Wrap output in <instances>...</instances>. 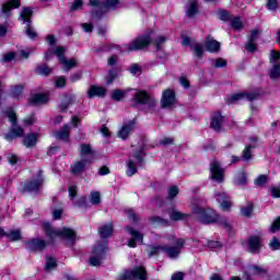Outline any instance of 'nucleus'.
<instances>
[{
  "label": "nucleus",
  "mask_w": 280,
  "mask_h": 280,
  "mask_svg": "<svg viewBox=\"0 0 280 280\" xmlns=\"http://www.w3.org/2000/svg\"><path fill=\"white\" fill-rule=\"evenodd\" d=\"M219 19L221 21H231V19H233V15H231V13L228 11H220Z\"/></svg>",
  "instance_id": "864d4df0"
},
{
  "label": "nucleus",
  "mask_w": 280,
  "mask_h": 280,
  "mask_svg": "<svg viewBox=\"0 0 280 280\" xmlns=\"http://www.w3.org/2000/svg\"><path fill=\"white\" fill-rule=\"evenodd\" d=\"M57 264H56V259L55 258H48L46 261V270H54V268H56Z\"/></svg>",
  "instance_id": "052dcab7"
},
{
  "label": "nucleus",
  "mask_w": 280,
  "mask_h": 280,
  "mask_svg": "<svg viewBox=\"0 0 280 280\" xmlns=\"http://www.w3.org/2000/svg\"><path fill=\"white\" fill-rule=\"evenodd\" d=\"M23 93V85H13L11 86V95L12 97H19Z\"/></svg>",
  "instance_id": "8fccbe9b"
},
{
  "label": "nucleus",
  "mask_w": 280,
  "mask_h": 280,
  "mask_svg": "<svg viewBox=\"0 0 280 280\" xmlns=\"http://www.w3.org/2000/svg\"><path fill=\"white\" fill-rule=\"evenodd\" d=\"M266 183H268V176H266V175H260L255 180V185L257 187H264V185H266Z\"/></svg>",
  "instance_id": "3c124183"
},
{
  "label": "nucleus",
  "mask_w": 280,
  "mask_h": 280,
  "mask_svg": "<svg viewBox=\"0 0 280 280\" xmlns=\"http://www.w3.org/2000/svg\"><path fill=\"white\" fill-rule=\"evenodd\" d=\"M248 272H250V275H256L258 277H264V275H266V268L264 267H259V266H252L248 268Z\"/></svg>",
  "instance_id": "f704fd0d"
},
{
  "label": "nucleus",
  "mask_w": 280,
  "mask_h": 280,
  "mask_svg": "<svg viewBox=\"0 0 280 280\" xmlns=\"http://www.w3.org/2000/svg\"><path fill=\"white\" fill-rule=\"evenodd\" d=\"M150 43H152V37L147 34L137 37L133 39L128 47L126 48L127 51H139L141 49H145V47L150 46Z\"/></svg>",
  "instance_id": "1a4fd4ad"
},
{
  "label": "nucleus",
  "mask_w": 280,
  "mask_h": 280,
  "mask_svg": "<svg viewBox=\"0 0 280 280\" xmlns=\"http://www.w3.org/2000/svg\"><path fill=\"white\" fill-rule=\"evenodd\" d=\"M230 21L233 30H235L236 32L244 27V24L242 23V20H240V18H232Z\"/></svg>",
  "instance_id": "79ce46f5"
},
{
  "label": "nucleus",
  "mask_w": 280,
  "mask_h": 280,
  "mask_svg": "<svg viewBox=\"0 0 280 280\" xmlns=\"http://www.w3.org/2000/svg\"><path fill=\"white\" fill-rule=\"evenodd\" d=\"M65 51H66V49H65V47H62V46H58V47H50L49 49H48V51L45 54V58H46V60H50V58L54 56V54H55V56H57V58H59V62H60V59L61 58H65Z\"/></svg>",
  "instance_id": "a211bd4d"
},
{
  "label": "nucleus",
  "mask_w": 280,
  "mask_h": 280,
  "mask_svg": "<svg viewBox=\"0 0 280 280\" xmlns=\"http://www.w3.org/2000/svg\"><path fill=\"white\" fill-rule=\"evenodd\" d=\"M270 78H271V80H277L278 78H280V65L279 63H275L273 67L271 68Z\"/></svg>",
  "instance_id": "a19ab883"
},
{
  "label": "nucleus",
  "mask_w": 280,
  "mask_h": 280,
  "mask_svg": "<svg viewBox=\"0 0 280 280\" xmlns=\"http://www.w3.org/2000/svg\"><path fill=\"white\" fill-rule=\"evenodd\" d=\"M185 246V240L178 238L175 242V246H150L148 248L149 257H154V255H161V253H165L167 257L171 259H177L178 255H180V250Z\"/></svg>",
  "instance_id": "f03ea898"
},
{
  "label": "nucleus",
  "mask_w": 280,
  "mask_h": 280,
  "mask_svg": "<svg viewBox=\"0 0 280 280\" xmlns=\"http://www.w3.org/2000/svg\"><path fill=\"white\" fill-rule=\"evenodd\" d=\"M71 133V127L69 125H65L60 130L55 131L54 136L59 141H69V135Z\"/></svg>",
  "instance_id": "4be33fe9"
},
{
  "label": "nucleus",
  "mask_w": 280,
  "mask_h": 280,
  "mask_svg": "<svg viewBox=\"0 0 280 280\" xmlns=\"http://www.w3.org/2000/svg\"><path fill=\"white\" fill-rule=\"evenodd\" d=\"M272 198H280V188H270Z\"/></svg>",
  "instance_id": "774afa93"
},
{
  "label": "nucleus",
  "mask_w": 280,
  "mask_h": 280,
  "mask_svg": "<svg viewBox=\"0 0 280 280\" xmlns=\"http://www.w3.org/2000/svg\"><path fill=\"white\" fill-rule=\"evenodd\" d=\"M100 236L102 238L110 237L113 235V224H106L98 229Z\"/></svg>",
  "instance_id": "c85d7f7f"
},
{
  "label": "nucleus",
  "mask_w": 280,
  "mask_h": 280,
  "mask_svg": "<svg viewBox=\"0 0 280 280\" xmlns=\"http://www.w3.org/2000/svg\"><path fill=\"white\" fill-rule=\"evenodd\" d=\"M213 67H215V69H220L222 67H226V60H224L223 58H218L213 60Z\"/></svg>",
  "instance_id": "603ef678"
},
{
  "label": "nucleus",
  "mask_w": 280,
  "mask_h": 280,
  "mask_svg": "<svg viewBox=\"0 0 280 280\" xmlns=\"http://www.w3.org/2000/svg\"><path fill=\"white\" fill-rule=\"evenodd\" d=\"M49 102V96L47 94H34L30 98V104L33 106H40V104H47Z\"/></svg>",
  "instance_id": "a878e982"
},
{
  "label": "nucleus",
  "mask_w": 280,
  "mask_h": 280,
  "mask_svg": "<svg viewBox=\"0 0 280 280\" xmlns=\"http://www.w3.org/2000/svg\"><path fill=\"white\" fill-rule=\"evenodd\" d=\"M206 49L207 51H210V54H218V51H220V42L208 36L206 38Z\"/></svg>",
  "instance_id": "412c9836"
},
{
  "label": "nucleus",
  "mask_w": 280,
  "mask_h": 280,
  "mask_svg": "<svg viewBox=\"0 0 280 280\" xmlns=\"http://www.w3.org/2000/svg\"><path fill=\"white\" fill-rule=\"evenodd\" d=\"M245 49L249 54H255V51H257V42H252L250 39H248L245 44Z\"/></svg>",
  "instance_id": "49530a36"
},
{
  "label": "nucleus",
  "mask_w": 280,
  "mask_h": 280,
  "mask_svg": "<svg viewBox=\"0 0 280 280\" xmlns=\"http://www.w3.org/2000/svg\"><path fill=\"white\" fill-rule=\"evenodd\" d=\"M170 218L174 222H178V220H185L186 218H189V214L183 213L178 210H173V211L170 212Z\"/></svg>",
  "instance_id": "2f4dec72"
},
{
  "label": "nucleus",
  "mask_w": 280,
  "mask_h": 280,
  "mask_svg": "<svg viewBox=\"0 0 280 280\" xmlns=\"http://www.w3.org/2000/svg\"><path fill=\"white\" fill-rule=\"evenodd\" d=\"M89 5H91L93 11L91 12L92 19H102V15L108 10H115L119 5V0H90Z\"/></svg>",
  "instance_id": "7ed1b4c3"
},
{
  "label": "nucleus",
  "mask_w": 280,
  "mask_h": 280,
  "mask_svg": "<svg viewBox=\"0 0 280 280\" xmlns=\"http://www.w3.org/2000/svg\"><path fill=\"white\" fill-rule=\"evenodd\" d=\"M215 199L218 200V202H220L222 211H229V209L233 207L231 197L224 191L215 192Z\"/></svg>",
  "instance_id": "4468645a"
},
{
  "label": "nucleus",
  "mask_w": 280,
  "mask_h": 280,
  "mask_svg": "<svg viewBox=\"0 0 280 280\" xmlns=\"http://www.w3.org/2000/svg\"><path fill=\"white\" fill-rule=\"evenodd\" d=\"M16 8H21V0H9L2 4V14H4V16H10V11L16 10Z\"/></svg>",
  "instance_id": "6ab92c4d"
},
{
  "label": "nucleus",
  "mask_w": 280,
  "mask_h": 280,
  "mask_svg": "<svg viewBox=\"0 0 280 280\" xmlns=\"http://www.w3.org/2000/svg\"><path fill=\"white\" fill-rule=\"evenodd\" d=\"M127 233L131 235V238L128 241L129 248H136L137 244H143V234H141L139 231L133 230L130 226L126 228Z\"/></svg>",
  "instance_id": "9b49d317"
},
{
  "label": "nucleus",
  "mask_w": 280,
  "mask_h": 280,
  "mask_svg": "<svg viewBox=\"0 0 280 280\" xmlns=\"http://www.w3.org/2000/svg\"><path fill=\"white\" fill-rule=\"evenodd\" d=\"M133 102L148 106L150 113H154V108H156V100L152 98L145 91L137 92L133 96Z\"/></svg>",
  "instance_id": "0eeeda50"
},
{
  "label": "nucleus",
  "mask_w": 280,
  "mask_h": 280,
  "mask_svg": "<svg viewBox=\"0 0 280 280\" xmlns=\"http://www.w3.org/2000/svg\"><path fill=\"white\" fill-rule=\"evenodd\" d=\"M167 40V37H165V36H160V37H158V39L155 40V47H156V49L158 50H161L162 49V47H163V45H164V43Z\"/></svg>",
  "instance_id": "4d7b16f0"
},
{
  "label": "nucleus",
  "mask_w": 280,
  "mask_h": 280,
  "mask_svg": "<svg viewBox=\"0 0 280 280\" xmlns=\"http://www.w3.org/2000/svg\"><path fill=\"white\" fill-rule=\"evenodd\" d=\"M167 195H168V198H170L171 200H172L173 198H176V196H178V187L173 186V187L168 188Z\"/></svg>",
  "instance_id": "6e6d98bb"
},
{
  "label": "nucleus",
  "mask_w": 280,
  "mask_h": 280,
  "mask_svg": "<svg viewBox=\"0 0 280 280\" xmlns=\"http://www.w3.org/2000/svg\"><path fill=\"white\" fill-rule=\"evenodd\" d=\"M104 259V246L94 247L93 257L90 258L91 266H100Z\"/></svg>",
  "instance_id": "dca6fc26"
},
{
  "label": "nucleus",
  "mask_w": 280,
  "mask_h": 280,
  "mask_svg": "<svg viewBox=\"0 0 280 280\" xmlns=\"http://www.w3.org/2000/svg\"><path fill=\"white\" fill-rule=\"evenodd\" d=\"M235 185H246V183H248V177L246 175V173L244 172H240L235 175V179H234Z\"/></svg>",
  "instance_id": "72a5a7b5"
},
{
  "label": "nucleus",
  "mask_w": 280,
  "mask_h": 280,
  "mask_svg": "<svg viewBox=\"0 0 280 280\" xmlns=\"http://www.w3.org/2000/svg\"><path fill=\"white\" fill-rule=\"evenodd\" d=\"M43 229L50 242H54L56 237H62L68 241L69 246H73V244H75V231L71 229H54L48 222L43 223Z\"/></svg>",
  "instance_id": "f257e3e1"
},
{
  "label": "nucleus",
  "mask_w": 280,
  "mask_h": 280,
  "mask_svg": "<svg viewBox=\"0 0 280 280\" xmlns=\"http://www.w3.org/2000/svg\"><path fill=\"white\" fill-rule=\"evenodd\" d=\"M14 58H16L15 52H8L3 56L2 62H12V60H14Z\"/></svg>",
  "instance_id": "680f3d73"
},
{
  "label": "nucleus",
  "mask_w": 280,
  "mask_h": 280,
  "mask_svg": "<svg viewBox=\"0 0 280 280\" xmlns=\"http://www.w3.org/2000/svg\"><path fill=\"white\" fill-rule=\"evenodd\" d=\"M196 14H198V1L189 0L186 4V16H188V19H194Z\"/></svg>",
  "instance_id": "5701e85b"
},
{
  "label": "nucleus",
  "mask_w": 280,
  "mask_h": 280,
  "mask_svg": "<svg viewBox=\"0 0 280 280\" xmlns=\"http://www.w3.org/2000/svg\"><path fill=\"white\" fill-rule=\"evenodd\" d=\"M130 73H132V75H140L141 74V66L133 63L130 69H129Z\"/></svg>",
  "instance_id": "13d9d810"
},
{
  "label": "nucleus",
  "mask_w": 280,
  "mask_h": 280,
  "mask_svg": "<svg viewBox=\"0 0 280 280\" xmlns=\"http://www.w3.org/2000/svg\"><path fill=\"white\" fill-rule=\"evenodd\" d=\"M135 130V121H129L127 125H124L118 131L119 139H128L129 135Z\"/></svg>",
  "instance_id": "b1692460"
},
{
  "label": "nucleus",
  "mask_w": 280,
  "mask_h": 280,
  "mask_svg": "<svg viewBox=\"0 0 280 280\" xmlns=\"http://www.w3.org/2000/svg\"><path fill=\"white\" fill-rule=\"evenodd\" d=\"M90 200L93 205H100L102 202V195L100 191H93L90 195Z\"/></svg>",
  "instance_id": "37998d69"
},
{
  "label": "nucleus",
  "mask_w": 280,
  "mask_h": 280,
  "mask_svg": "<svg viewBox=\"0 0 280 280\" xmlns=\"http://www.w3.org/2000/svg\"><path fill=\"white\" fill-rule=\"evenodd\" d=\"M126 214L129 220H132V222H137V220H139V217L137 215V213H135V210L132 209L126 210Z\"/></svg>",
  "instance_id": "bf43d9fd"
},
{
  "label": "nucleus",
  "mask_w": 280,
  "mask_h": 280,
  "mask_svg": "<svg viewBox=\"0 0 280 280\" xmlns=\"http://www.w3.org/2000/svg\"><path fill=\"white\" fill-rule=\"evenodd\" d=\"M150 224L153 226H167L170 222L161 217H150L149 218Z\"/></svg>",
  "instance_id": "c756f323"
},
{
  "label": "nucleus",
  "mask_w": 280,
  "mask_h": 280,
  "mask_svg": "<svg viewBox=\"0 0 280 280\" xmlns=\"http://www.w3.org/2000/svg\"><path fill=\"white\" fill-rule=\"evenodd\" d=\"M280 229V217L273 221L271 228H270V232L271 233H277V231H279Z\"/></svg>",
  "instance_id": "0e129e2a"
},
{
  "label": "nucleus",
  "mask_w": 280,
  "mask_h": 280,
  "mask_svg": "<svg viewBox=\"0 0 280 280\" xmlns=\"http://www.w3.org/2000/svg\"><path fill=\"white\" fill-rule=\"evenodd\" d=\"M104 95H106V88L104 86L92 85L88 91V97L90 100L93 97H104Z\"/></svg>",
  "instance_id": "aec40b11"
},
{
  "label": "nucleus",
  "mask_w": 280,
  "mask_h": 280,
  "mask_svg": "<svg viewBox=\"0 0 280 280\" xmlns=\"http://www.w3.org/2000/svg\"><path fill=\"white\" fill-rule=\"evenodd\" d=\"M279 7L277 0H268L267 8L268 10H276Z\"/></svg>",
  "instance_id": "69168bd1"
},
{
  "label": "nucleus",
  "mask_w": 280,
  "mask_h": 280,
  "mask_svg": "<svg viewBox=\"0 0 280 280\" xmlns=\"http://www.w3.org/2000/svg\"><path fill=\"white\" fill-rule=\"evenodd\" d=\"M249 253H257L261 248V238L258 236H252L248 241Z\"/></svg>",
  "instance_id": "bb28decb"
},
{
  "label": "nucleus",
  "mask_w": 280,
  "mask_h": 280,
  "mask_svg": "<svg viewBox=\"0 0 280 280\" xmlns=\"http://www.w3.org/2000/svg\"><path fill=\"white\" fill-rule=\"evenodd\" d=\"M143 156H145V154L143 153V149H140L139 151H137L136 153H133L128 158L127 171H126L127 176L130 177L137 174L138 172L137 167H139L140 165H143Z\"/></svg>",
  "instance_id": "39448f33"
},
{
  "label": "nucleus",
  "mask_w": 280,
  "mask_h": 280,
  "mask_svg": "<svg viewBox=\"0 0 280 280\" xmlns=\"http://www.w3.org/2000/svg\"><path fill=\"white\" fill-rule=\"evenodd\" d=\"M224 121V118L222 117V114L217 113L212 116L210 126L215 132H220L222 130V124Z\"/></svg>",
  "instance_id": "393cba45"
},
{
  "label": "nucleus",
  "mask_w": 280,
  "mask_h": 280,
  "mask_svg": "<svg viewBox=\"0 0 280 280\" xmlns=\"http://www.w3.org/2000/svg\"><path fill=\"white\" fill-rule=\"evenodd\" d=\"M36 141H38L36 133H31L24 138L23 143L25 148H34V145H36Z\"/></svg>",
  "instance_id": "7c9ffc66"
},
{
  "label": "nucleus",
  "mask_w": 280,
  "mask_h": 280,
  "mask_svg": "<svg viewBox=\"0 0 280 280\" xmlns=\"http://www.w3.org/2000/svg\"><path fill=\"white\" fill-rule=\"evenodd\" d=\"M36 71L40 75H49V73H51V68L47 67V65H42L37 67Z\"/></svg>",
  "instance_id": "09e8293b"
},
{
  "label": "nucleus",
  "mask_w": 280,
  "mask_h": 280,
  "mask_svg": "<svg viewBox=\"0 0 280 280\" xmlns=\"http://www.w3.org/2000/svg\"><path fill=\"white\" fill-rule=\"evenodd\" d=\"M174 102H176V95L174 94V91H164L161 101L162 108H170V106H173Z\"/></svg>",
  "instance_id": "2eb2a0df"
},
{
  "label": "nucleus",
  "mask_w": 280,
  "mask_h": 280,
  "mask_svg": "<svg viewBox=\"0 0 280 280\" xmlns=\"http://www.w3.org/2000/svg\"><path fill=\"white\" fill-rule=\"evenodd\" d=\"M47 242L40 238H33L26 242V248H28V250H45Z\"/></svg>",
  "instance_id": "f3484780"
},
{
  "label": "nucleus",
  "mask_w": 280,
  "mask_h": 280,
  "mask_svg": "<svg viewBox=\"0 0 280 280\" xmlns=\"http://www.w3.org/2000/svg\"><path fill=\"white\" fill-rule=\"evenodd\" d=\"M192 51L197 58H202V54H205V46L202 44L192 45Z\"/></svg>",
  "instance_id": "4c0bfd02"
},
{
  "label": "nucleus",
  "mask_w": 280,
  "mask_h": 280,
  "mask_svg": "<svg viewBox=\"0 0 280 280\" xmlns=\"http://www.w3.org/2000/svg\"><path fill=\"white\" fill-rule=\"evenodd\" d=\"M192 212L202 224H213V222H218V214L211 209L205 210L203 208L195 207Z\"/></svg>",
  "instance_id": "423d86ee"
},
{
  "label": "nucleus",
  "mask_w": 280,
  "mask_h": 280,
  "mask_svg": "<svg viewBox=\"0 0 280 280\" xmlns=\"http://www.w3.org/2000/svg\"><path fill=\"white\" fill-rule=\"evenodd\" d=\"M119 71L117 69L110 70L107 79H106V84H113L115 82V79L117 78Z\"/></svg>",
  "instance_id": "de8ad7c7"
},
{
  "label": "nucleus",
  "mask_w": 280,
  "mask_h": 280,
  "mask_svg": "<svg viewBox=\"0 0 280 280\" xmlns=\"http://www.w3.org/2000/svg\"><path fill=\"white\" fill-rule=\"evenodd\" d=\"M57 89H65L66 84H67V79H65V77H59L56 79L55 82Z\"/></svg>",
  "instance_id": "5fc2aeb1"
},
{
  "label": "nucleus",
  "mask_w": 280,
  "mask_h": 280,
  "mask_svg": "<svg viewBox=\"0 0 280 280\" xmlns=\"http://www.w3.org/2000/svg\"><path fill=\"white\" fill-rule=\"evenodd\" d=\"M184 279H185V275L180 271L173 273L171 277V280H184Z\"/></svg>",
  "instance_id": "338daca9"
},
{
  "label": "nucleus",
  "mask_w": 280,
  "mask_h": 280,
  "mask_svg": "<svg viewBox=\"0 0 280 280\" xmlns=\"http://www.w3.org/2000/svg\"><path fill=\"white\" fill-rule=\"evenodd\" d=\"M117 280H148V273L143 267H137L133 270L122 272Z\"/></svg>",
  "instance_id": "6e6552de"
},
{
  "label": "nucleus",
  "mask_w": 280,
  "mask_h": 280,
  "mask_svg": "<svg viewBox=\"0 0 280 280\" xmlns=\"http://www.w3.org/2000/svg\"><path fill=\"white\" fill-rule=\"evenodd\" d=\"M86 165H89V161H86V160H81V161L74 163L71 166L72 174H82V172L84 170H86Z\"/></svg>",
  "instance_id": "cd10ccee"
},
{
  "label": "nucleus",
  "mask_w": 280,
  "mask_h": 280,
  "mask_svg": "<svg viewBox=\"0 0 280 280\" xmlns=\"http://www.w3.org/2000/svg\"><path fill=\"white\" fill-rule=\"evenodd\" d=\"M5 115L11 122L9 132L4 136L5 141H14V139H21L25 135V129L16 124V113L14 109H8Z\"/></svg>",
  "instance_id": "20e7f679"
},
{
  "label": "nucleus",
  "mask_w": 280,
  "mask_h": 280,
  "mask_svg": "<svg viewBox=\"0 0 280 280\" xmlns=\"http://www.w3.org/2000/svg\"><path fill=\"white\" fill-rule=\"evenodd\" d=\"M253 203L249 202L241 208V213L242 215H244V218H250V215L253 214Z\"/></svg>",
  "instance_id": "c9c22d12"
},
{
  "label": "nucleus",
  "mask_w": 280,
  "mask_h": 280,
  "mask_svg": "<svg viewBox=\"0 0 280 280\" xmlns=\"http://www.w3.org/2000/svg\"><path fill=\"white\" fill-rule=\"evenodd\" d=\"M60 63L66 67L67 71H69V69H73L74 67H78V61L75 59L67 60V58L65 57L60 58Z\"/></svg>",
  "instance_id": "473e14b6"
},
{
  "label": "nucleus",
  "mask_w": 280,
  "mask_h": 280,
  "mask_svg": "<svg viewBox=\"0 0 280 280\" xmlns=\"http://www.w3.org/2000/svg\"><path fill=\"white\" fill-rule=\"evenodd\" d=\"M210 174L211 179L215 180L217 183H223L224 182V168L220 166V162L213 161L210 164Z\"/></svg>",
  "instance_id": "9d476101"
},
{
  "label": "nucleus",
  "mask_w": 280,
  "mask_h": 280,
  "mask_svg": "<svg viewBox=\"0 0 280 280\" xmlns=\"http://www.w3.org/2000/svg\"><path fill=\"white\" fill-rule=\"evenodd\" d=\"M253 149H255V145H247L243 151V161H250L253 159V153L250 152Z\"/></svg>",
  "instance_id": "ea45409f"
},
{
  "label": "nucleus",
  "mask_w": 280,
  "mask_h": 280,
  "mask_svg": "<svg viewBox=\"0 0 280 280\" xmlns=\"http://www.w3.org/2000/svg\"><path fill=\"white\" fill-rule=\"evenodd\" d=\"M5 235L11 240V242H19V240H21V231L19 230H13Z\"/></svg>",
  "instance_id": "c03bdc74"
},
{
  "label": "nucleus",
  "mask_w": 280,
  "mask_h": 280,
  "mask_svg": "<svg viewBox=\"0 0 280 280\" xmlns=\"http://www.w3.org/2000/svg\"><path fill=\"white\" fill-rule=\"evenodd\" d=\"M260 34H261V31H259V30H254V31H252V34H250L248 40H252V42H254V43H257V38H259V35H260Z\"/></svg>",
  "instance_id": "e2e57ef3"
},
{
  "label": "nucleus",
  "mask_w": 280,
  "mask_h": 280,
  "mask_svg": "<svg viewBox=\"0 0 280 280\" xmlns=\"http://www.w3.org/2000/svg\"><path fill=\"white\" fill-rule=\"evenodd\" d=\"M43 171H39L36 179L24 184L23 191H38V189H40V187L43 186Z\"/></svg>",
  "instance_id": "f8f14e48"
},
{
  "label": "nucleus",
  "mask_w": 280,
  "mask_h": 280,
  "mask_svg": "<svg viewBox=\"0 0 280 280\" xmlns=\"http://www.w3.org/2000/svg\"><path fill=\"white\" fill-rule=\"evenodd\" d=\"M259 97V93L253 92V93H246V92H240L236 94H233L230 97V104H233V102H242L246 100L247 102H253L254 100H257Z\"/></svg>",
  "instance_id": "ddd939ff"
},
{
  "label": "nucleus",
  "mask_w": 280,
  "mask_h": 280,
  "mask_svg": "<svg viewBox=\"0 0 280 280\" xmlns=\"http://www.w3.org/2000/svg\"><path fill=\"white\" fill-rule=\"evenodd\" d=\"M80 154H81V156H86L89 154H93V149H91V144H81L80 145Z\"/></svg>",
  "instance_id": "a18cd8bd"
},
{
  "label": "nucleus",
  "mask_w": 280,
  "mask_h": 280,
  "mask_svg": "<svg viewBox=\"0 0 280 280\" xmlns=\"http://www.w3.org/2000/svg\"><path fill=\"white\" fill-rule=\"evenodd\" d=\"M21 19L24 23H30V19L32 18V9L31 8H24L21 11Z\"/></svg>",
  "instance_id": "e433bc0d"
},
{
  "label": "nucleus",
  "mask_w": 280,
  "mask_h": 280,
  "mask_svg": "<svg viewBox=\"0 0 280 280\" xmlns=\"http://www.w3.org/2000/svg\"><path fill=\"white\" fill-rule=\"evenodd\" d=\"M126 97V91L124 90H114L112 93V98H114L116 102H121Z\"/></svg>",
  "instance_id": "58836bf2"
}]
</instances>
